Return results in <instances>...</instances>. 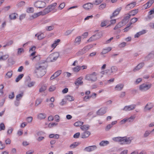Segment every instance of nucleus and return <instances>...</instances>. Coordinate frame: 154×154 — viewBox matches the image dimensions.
Wrapping results in <instances>:
<instances>
[{
	"label": "nucleus",
	"instance_id": "nucleus-1",
	"mask_svg": "<svg viewBox=\"0 0 154 154\" xmlns=\"http://www.w3.org/2000/svg\"><path fill=\"white\" fill-rule=\"evenodd\" d=\"M112 140L115 142H120L122 144H129L131 142V140L130 137H116L112 138Z\"/></svg>",
	"mask_w": 154,
	"mask_h": 154
},
{
	"label": "nucleus",
	"instance_id": "nucleus-2",
	"mask_svg": "<svg viewBox=\"0 0 154 154\" xmlns=\"http://www.w3.org/2000/svg\"><path fill=\"white\" fill-rule=\"evenodd\" d=\"M57 5L56 3H54L48 6L43 11L45 15L51 11H52L53 13L56 12L57 11V9L56 8Z\"/></svg>",
	"mask_w": 154,
	"mask_h": 154
},
{
	"label": "nucleus",
	"instance_id": "nucleus-3",
	"mask_svg": "<svg viewBox=\"0 0 154 154\" xmlns=\"http://www.w3.org/2000/svg\"><path fill=\"white\" fill-rule=\"evenodd\" d=\"M152 86L150 83H143L140 85L139 87L140 90L141 91H145L149 89Z\"/></svg>",
	"mask_w": 154,
	"mask_h": 154
},
{
	"label": "nucleus",
	"instance_id": "nucleus-4",
	"mask_svg": "<svg viewBox=\"0 0 154 154\" xmlns=\"http://www.w3.org/2000/svg\"><path fill=\"white\" fill-rule=\"evenodd\" d=\"M86 79L91 81H95L97 79V73L94 72L92 74L87 75L86 76Z\"/></svg>",
	"mask_w": 154,
	"mask_h": 154
},
{
	"label": "nucleus",
	"instance_id": "nucleus-5",
	"mask_svg": "<svg viewBox=\"0 0 154 154\" xmlns=\"http://www.w3.org/2000/svg\"><path fill=\"white\" fill-rule=\"evenodd\" d=\"M36 69L37 70V72L39 76H42L46 73V69L44 67L41 66H39L38 67L36 66Z\"/></svg>",
	"mask_w": 154,
	"mask_h": 154
},
{
	"label": "nucleus",
	"instance_id": "nucleus-6",
	"mask_svg": "<svg viewBox=\"0 0 154 154\" xmlns=\"http://www.w3.org/2000/svg\"><path fill=\"white\" fill-rule=\"evenodd\" d=\"M34 5L37 8H43L46 6V4L44 2L41 1H37L34 3Z\"/></svg>",
	"mask_w": 154,
	"mask_h": 154
},
{
	"label": "nucleus",
	"instance_id": "nucleus-7",
	"mask_svg": "<svg viewBox=\"0 0 154 154\" xmlns=\"http://www.w3.org/2000/svg\"><path fill=\"white\" fill-rule=\"evenodd\" d=\"M89 50L88 46H86L84 47L82 49L78 51L76 54L77 56H80L86 53Z\"/></svg>",
	"mask_w": 154,
	"mask_h": 154
},
{
	"label": "nucleus",
	"instance_id": "nucleus-8",
	"mask_svg": "<svg viewBox=\"0 0 154 154\" xmlns=\"http://www.w3.org/2000/svg\"><path fill=\"white\" fill-rule=\"evenodd\" d=\"M83 78L81 77L77 79L75 82V84L77 86V88H78L79 85H82L83 84L82 81Z\"/></svg>",
	"mask_w": 154,
	"mask_h": 154
},
{
	"label": "nucleus",
	"instance_id": "nucleus-9",
	"mask_svg": "<svg viewBox=\"0 0 154 154\" xmlns=\"http://www.w3.org/2000/svg\"><path fill=\"white\" fill-rule=\"evenodd\" d=\"M45 15V13L43 11H40L38 13H35L32 15L30 17L31 19H32L35 18L40 15Z\"/></svg>",
	"mask_w": 154,
	"mask_h": 154
},
{
	"label": "nucleus",
	"instance_id": "nucleus-10",
	"mask_svg": "<svg viewBox=\"0 0 154 154\" xmlns=\"http://www.w3.org/2000/svg\"><path fill=\"white\" fill-rule=\"evenodd\" d=\"M106 110L107 109L106 107L102 108L97 112V114L100 116L106 113Z\"/></svg>",
	"mask_w": 154,
	"mask_h": 154
},
{
	"label": "nucleus",
	"instance_id": "nucleus-11",
	"mask_svg": "<svg viewBox=\"0 0 154 154\" xmlns=\"http://www.w3.org/2000/svg\"><path fill=\"white\" fill-rule=\"evenodd\" d=\"M154 1V0H149L146 4L143 6V8L145 9L149 8L153 3Z\"/></svg>",
	"mask_w": 154,
	"mask_h": 154
},
{
	"label": "nucleus",
	"instance_id": "nucleus-12",
	"mask_svg": "<svg viewBox=\"0 0 154 154\" xmlns=\"http://www.w3.org/2000/svg\"><path fill=\"white\" fill-rule=\"evenodd\" d=\"M136 106L135 104H132L130 105L126 106L123 109V110L126 111H130L134 109Z\"/></svg>",
	"mask_w": 154,
	"mask_h": 154
},
{
	"label": "nucleus",
	"instance_id": "nucleus-13",
	"mask_svg": "<svg viewBox=\"0 0 154 154\" xmlns=\"http://www.w3.org/2000/svg\"><path fill=\"white\" fill-rule=\"evenodd\" d=\"M97 148V146L95 145H94L85 147V150L87 152H90L94 150Z\"/></svg>",
	"mask_w": 154,
	"mask_h": 154
},
{
	"label": "nucleus",
	"instance_id": "nucleus-14",
	"mask_svg": "<svg viewBox=\"0 0 154 154\" xmlns=\"http://www.w3.org/2000/svg\"><path fill=\"white\" fill-rule=\"evenodd\" d=\"M62 71L61 70H59L56 71L51 77L50 79L52 80L55 78L58 77L61 73Z\"/></svg>",
	"mask_w": 154,
	"mask_h": 154
},
{
	"label": "nucleus",
	"instance_id": "nucleus-15",
	"mask_svg": "<svg viewBox=\"0 0 154 154\" xmlns=\"http://www.w3.org/2000/svg\"><path fill=\"white\" fill-rule=\"evenodd\" d=\"M136 2L131 3L130 4L127 5L125 7V9L126 10H129L130 9L133 8L136 5Z\"/></svg>",
	"mask_w": 154,
	"mask_h": 154
},
{
	"label": "nucleus",
	"instance_id": "nucleus-16",
	"mask_svg": "<svg viewBox=\"0 0 154 154\" xmlns=\"http://www.w3.org/2000/svg\"><path fill=\"white\" fill-rule=\"evenodd\" d=\"M122 9V8L120 7L116 9L113 13L112 16L110 17L111 19H112V17H115L117 16L119 14Z\"/></svg>",
	"mask_w": 154,
	"mask_h": 154
},
{
	"label": "nucleus",
	"instance_id": "nucleus-17",
	"mask_svg": "<svg viewBox=\"0 0 154 154\" xmlns=\"http://www.w3.org/2000/svg\"><path fill=\"white\" fill-rule=\"evenodd\" d=\"M93 7V4L90 3H87L83 5V8L87 10L91 9Z\"/></svg>",
	"mask_w": 154,
	"mask_h": 154
},
{
	"label": "nucleus",
	"instance_id": "nucleus-18",
	"mask_svg": "<svg viewBox=\"0 0 154 154\" xmlns=\"http://www.w3.org/2000/svg\"><path fill=\"white\" fill-rule=\"evenodd\" d=\"M91 134L90 132L86 131L83 132L81 134V137L82 138H85L88 137Z\"/></svg>",
	"mask_w": 154,
	"mask_h": 154
},
{
	"label": "nucleus",
	"instance_id": "nucleus-19",
	"mask_svg": "<svg viewBox=\"0 0 154 154\" xmlns=\"http://www.w3.org/2000/svg\"><path fill=\"white\" fill-rule=\"evenodd\" d=\"M81 37L77 36L75 39L74 44L75 45H79L81 42Z\"/></svg>",
	"mask_w": 154,
	"mask_h": 154
},
{
	"label": "nucleus",
	"instance_id": "nucleus-20",
	"mask_svg": "<svg viewBox=\"0 0 154 154\" xmlns=\"http://www.w3.org/2000/svg\"><path fill=\"white\" fill-rule=\"evenodd\" d=\"M40 56L39 55H37L31 58V60L35 63H38L40 61Z\"/></svg>",
	"mask_w": 154,
	"mask_h": 154
},
{
	"label": "nucleus",
	"instance_id": "nucleus-21",
	"mask_svg": "<svg viewBox=\"0 0 154 154\" xmlns=\"http://www.w3.org/2000/svg\"><path fill=\"white\" fill-rule=\"evenodd\" d=\"M59 56V53L57 52H55L50 55L51 58L53 59V60H57Z\"/></svg>",
	"mask_w": 154,
	"mask_h": 154
},
{
	"label": "nucleus",
	"instance_id": "nucleus-22",
	"mask_svg": "<svg viewBox=\"0 0 154 154\" xmlns=\"http://www.w3.org/2000/svg\"><path fill=\"white\" fill-rule=\"evenodd\" d=\"M2 54L3 53L2 52H0V61L2 60H5L9 57V55L8 54L2 55Z\"/></svg>",
	"mask_w": 154,
	"mask_h": 154
},
{
	"label": "nucleus",
	"instance_id": "nucleus-23",
	"mask_svg": "<svg viewBox=\"0 0 154 154\" xmlns=\"http://www.w3.org/2000/svg\"><path fill=\"white\" fill-rule=\"evenodd\" d=\"M124 85L122 84H118L115 87V88L116 90L118 91H121L123 88Z\"/></svg>",
	"mask_w": 154,
	"mask_h": 154
},
{
	"label": "nucleus",
	"instance_id": "nucleus-24",
	"mask_svg": "<svg viewBox=\"0 0 154 154\" xmlns=\"http://www.w3.org/2000/svg\"><path fill=\"white\" fill-rule=\"evenodd\" d=\"M60 41V39H57L56 40H55L54 43L51 45V47L54 48L59 44Z\"/></svg>",
	"mask_w": 154,
	"mask_h": 154
},
{
	"label": "nucleus",
	"instance_id": "nucleus-25",
	"mask_svg": "<svg viewBox=\"0 0 154 154\" xmlns=\"http://www.w3.org/2000/svg\"><path fill=\"white\" fill-rule=\"evenodd\" d=\"M153 106V104L152 103H148L146 106L145 110H149L152 108Z\"/></svg>",
	"mask_w": 154,
	"mask_h": 154
},
{
	"label": "nucleus",
	"instance_id": "nucleus-26",
	"mask_svg": "<svg viewBox=\"0 0 154 154\" xmlns=\"http://www.w3.org/2000/svg\"><path fill=\"white\" fill-rule=\"evenodd\" d=\"M144 65L143 63H140L138 64V65L136 66L135 68L133 69V71L134 72L139 70L140 68H142Z\"/></svg>",
	"mask_w": 154,
	"mask_h": 154
},
{
	"label": "nucleus",
	"instance_id": "nucleus-27",
	"mask_svg": "<svg viewBox=\"0 0 154 154\" xmlns=\"http://www.w3.org/2000/svg\"><path fill=\"white\" fill-rule=\"evenodd\" d=\"M13 75V71H10L8 72L5 75V78L7 79H9Z\"/></svg>",
	"mask_w": 154,
	"mask_h": 154
},
{
	"label": "nucleus",
	"instance_id": "nucleus-28",
	"mask_svg": "<svg viewBox=\"0 0 154 154\" xmlns=\"http://www.w3.org/2000/svg\"><path fill=\"white\" fill-rule=\"evenodd\" d=\"M112 49L110 47H107L106 48L104 49L103 50L102 52H101V54H106L109 51H110Z\"/></svg>",
	"mask_w": 154,
	"mask_h": 154
},
{
	"label": "nucleus",
	"instance_id": "nucleus-29",
	"mask_svg": "<svg viewBox=\"0 0 154 154\" xmlns=\"http://www.w3.org/2000/svg\"><path fill=\"white\" fill-rule=\"evenodd\" d=\"M18 14L15 13L11 14L9 15V17L11 20H15Z\"/></svg>",
	"mask_w": 154,
	"mask_h": 154
},
{
	"label": "nucleus",
	"instance_id": "nucleus-30",
	"mask_svg": "<svg viewBox=\"0 0 154 154\" xmlns=\"http://www.w3.org/2000/svg\"><path fill=\"white\" fill-rule=\"evenodd\" d=\"M47 86L46 84L42 85L40 88L39 89L40 92H42L45 91L47 89Z\"/></svg>",
	"mask_w": 154,
	"mask_h": 154
},
{
	"label": "nucleus",
	"instance_id": "nucleus-31",
	"mask_svg": "<svg viewBox=\"0 0 154 154\" xmlns=\"http://www.w3.org/2000/svg\"><path fill=\"white\" fill-rule=\"evenodd\" d=\"M46 117V115L44 113H40L37 116L38 119L41 120L45 118Z\"/></svg>",
	"mask_w": 154,
	"mask_h": 154
},
{
	"label": "nucleus",
	"instance_id": "nucleus-32",
	"mask_svg": "<svg viewBox=\"0 0 154 154\" xmlns=\"http://www.w3.org/2000/svg\"><path fill=\"white\" fill-rule=\"evenodd\" d=\"M109 143V142L108 141H102L99 143L100 145L101 146H106Z\"/></svg>",
	"mask_w": 154,
	"mask_h": 154
},
{
	"label": "nucleus",
	"instance_id": "nucleus-33",
	"mask_svg": "<svg viewBox=\"0 0 154 154\" xmlns=\"http://www.w3.org/2000/svg\"><path fill=\"white\" fill-rule=\"evenodd\" d=\"M25 5V2L23 1H21L18 2L16 6L18 8H20L24 6Z\"/></svg>",
	"mask_w": 154,
	"mask_h": 154
},
{
	"label": "nucleus",
	"instance_id": "nucleus-34",
	"mask_svg": "<svg viewBox=\"0 0 154 154\" xmlns=\"http://www.w3.org/2000/svg\"><path fill=\"white\" fill-rule=\"evenodd\" d=\"M83 124V122L80 121H78L75 123L74 125L75 126H81Z\"/></svg>",
	"mask_w": 154,
	"mask_h": 154
},
{
	"label": "nucleus",
	"instance_id": "nucleus-35",
	"mask_svg": "<svg viewBox=\"0 0 154 154\" xmlns=\"http://www.w3.org/2000/svg\"><path fill=\"white\" fill-rule=\"evenodd\" d=\"M81 69V66H78L72 69L73 71L75 72L79 71Z\"/></svg>",
	"mask_w": 154,
	"mask_h": 154
},
{
	"label": "nucleus",
	"instance_id": "nucleus-36",
	"mask_svg": "<svg viewBox=\"0 0 154 154\" xmlns=\"http://www.w3.org/2000/svg\"><path fill=\"white\" fill-rule=\"evenodd\" d=\"M89 126L88 125H84L81 126L80 128L82 130L85 131L88 130L89 129Z\"/></svg>",
	"mask_w": 154,
	"mask_h": 154
},
{
	"label": "nucleus",
	"instance_id": "nucleus-37",
	"mask_svg": "<svg viewBox=\"0 0 154 154\" xmlns=\"http://www.w3.org/2000/svg\"><path fill=\"white\" fill-rule=\"evenodd\" d=\"M122 23L119 22L114 27V29L116 30L120 28L122 26Z\"/></svg>",
	"mask_w": 154,
	"mask_h": 154
},
{
	"label": "nucleus",
	"instance_id": "nucleus-38",
	"mask_svg": "<svg viewBox=\"0 0 154 154\" xmlns=\"http://www.w3.org/2000/svg\"><path fill=\"white\" fill-rule=\"evenodd\" d=\"M4 86L3 85H0V97L2 96L3 94V89Z\"/></svg>",
	"mask_w": 154,
	"mask_h": 154
},
{
	"label": "nucleus",
	"instance_id": "nucleus-39",
	"mask_svg": "<svg viewBox=\"0 0 154 154\" xmlns=\"http://www.w3.org/2000/svg\"><path fill=\"white\" fill-rule=\"evenodd\" d=\"M137 12L138 10L135 9L131 11L129 13L131 16H134L137 13Z\"/></svg>",
	"mask_w": 154,
	"mask_h": 154
},
{
	"label": "nucleus",
	"instance_id": "nucleus-40",
	"mask_svg": "<svg viewBox=\"0 0 154 154\" xmlns=\"http://www.w3.org/2000/svg\"><path fill=\"white\" fill-rule=\"evenodd\" d=\"M23 95V92L17 95L16 97V100H17L19 101L22 97Z\"/></svg>",
	"mask_w": 154,
	"mask_h": 154
},
{
	"label": "nucleus",
	"instance_id": "nucleus-41",
	"mask_svg": "<svg viewBox=\"0 0 154 154\" xmlns=\"http://www.w3.org/2000/svg\"><path fill=\"white\" fill-rule=\"evenodd\" d=\"M45 37L43 33L39 34L37 36L38 39L39 40L42 39Z\"/></svg>",
	"mask_w": 154,
	"mask_h": 154
},
{
	"label": "nucleus",
	"instance_id": "nucleus-42",
	"mask_svg": "<svg viewBox=\"0 0 154 154\" xmlns=\"http://www.w3.org/2000/svg\"><path fill=\"white\" fill-rule=\"evenodd\" d=\"M66 98L67 100L69 101H72L74 100V97L70 95L66 96Z\"/></svg>",
	"mask_w": 154,
	"mask_h": 154
},
{
	"label": "nucleus",
	"instance_id": "nucleus-43",
	"mask_svg": "<svg viewBox=\"0 0 154 154\" xmlns=\"http://www.w3.org/2000/svg\"><path fill=\"white\" fill-rule=\"evenodd\" d=\"M26 11L28 13H32L34 11V8L32 7L28 8L26 9Z\"/></svg>",
	"mask_w": 154,
	"mask_h": 154
},
{
	"label": "nucleus",
	"instance_id": "nucleus-44",
	"mask_svg": "<svg viewBox=\"0 0 154 154\" xmlns=\"http://www.w3.org/2000/svg\"><path fill=\"white\" fill-rule=\"evenodd\" d=\"M35 83V82H31L28 83L27 86L29 88L32 87L34 85Z\"/></svg>",
	"mask_w": 154,
	"mask_h": 154
},
{
	"label": "nucleus",
	"instance_id": "nucleus-45",
	"mask_svg": "<svg viewBox=\"0 0 154 154\" xmlns=\"http://www.w3.org/2000/svg\"><path fill=\"white\" fill-rule=\"evenodd\" d=\"M23 74H21L19 75L16 79V81L17 82H18L20 79H21L23 76Z\"/></svg>",
	"mask_w": 154,
	"mask_h": 154
},
{
	"label": "nucleus",
	"instance_id": "nucleus-46",
	"mask_svg": "<svg viewBox=\"0 0 154 154\" xmlns=\"http://www.w3.org/2000/svg\"><path fill=\"white\" fill-rule=\"evenodd\" d=\"M56 89V87L55 85H52L50 86L49 88V91L52 92L54 91Z\"/></svg>",
	"mask_w": 154,
	"mask_h": 154
},
{
	"label": "nucleus",
	"instance_id": "nucleus-47",
	"mask_svg": "<svg viewBox=\"0 0 154 154\" xmlns=\"http://www.w3.org/2000/svg\"><path fill=\"white\" fill-rule=\"evenodd\" d=\"M137 20V18L135 17L132 18L131 20L130 23L129 25H130L131 26L132 23H135Z\"/></svg>",
	"mask_w": 154,
	"mask_h": 154
},
{
	"label": "nucleus",
	"instance_id": "nucleus-48",
	"mask_svg": "<svg viewBox=\"0 0 154 154\" xmlns=\"http://www.w3.org/2000/svg\"><path fill=\"white\" fill-rule=\"evenodd\" d=\"M79 144V143H74L73 144H72L70 146V147L71 148H74L76 147L77 146H78Z\"/></svg>",
	"mask_w": 154,
	"mask_h": 154
},
{
	"label": "nucleus",
	"instance_id": "nucleus-49",
	"mask_svg": "<svg viewBox=\"0 0 154 154\" xmlns=\"http://www.w3.org/2000/svg\"><path fill=\"white\" fill-rule=\"evenodd\" d=\"M57 125V123H50L48 125V127L49 128H51L53 127L54 126H56Z\"/></svg>",
	"mask_w": 154,
	"mask_h": 154
},
{
	"label": "nucleus",
	"instance_id": "nucleus-50",
	"mask_svg": "<svg viewBox=\"0 0 154 154\" xmlns=\"http://www.w3.org/2000/svg\"><path fill=\"white\" fill-rule=\"evenodd\" d=\"M97 35H93L91 36L88 40V42H90L94 40H95L96 38H95V37L97 36Z\"/></svg>",
	"mask_w": 154,
	"mask_h": 154
},
{
	"label": "nucleus",
	"instance_id": "nucleus-51",
	"mask_svg": "<svg viewBox=\"0 0 154 154\" xmlns=\"http://www.w3.org/2000/svg\"><path fill=\"white\" fill-rule=\"evenodd\" d=\"M5 129V126L4 124L2 123L0 124V131L4 130Z\"/></svg>",
	"mask_w": 154,
	"mask_h": 154
},
{
	"label": "nucleus",
	"instance_id": "nucleus-52",
	"mask_svg": "<svg viewBox=\"0 0 154 154\" xmlns=\"http://www.w3.org/2000/svg\"><path fill=\"white\" fill-rule=\"evenodd\" d=\"M24 50L23 48H19L18 49L17 53L18 54H20L24 52Z\"/></svg>",
	"mask_w": 154,
	"mask_h": 154
},
{
	"label": "nucleus",
	"instance_id": "nucleus-53",
	"mask_svg": "<svg viewBox=\"0 0 154 154\" xmlns=\"http://www.w3.org/2000/svg\"><path fill=\"white\" fill-rule=\"evenodd\" d=\"M65 4L64 2L61 3L58 7V8L60 10L63 9L65 7Z\"/></svg>",
	"mask_w": 154,
	"mask_h": 154
},
{
	"label": "nucleus",
	"instance_id": "nucleus-54",
	"mask_svg": "<svg viewBox=\"0 0 154 154\" xmlns=\"http://www.w3.org/2000/svg\"><path fill=\"white\" fill-rule=\"evenodd\" d=\"M103 1V0H95V2L94 3V5H98L101 3Z\"/></svg>",
	"mask_w": 154,
	"mask_h": 154
},
{
	"label": "nucleus",
	"instance_id": "nucleus-55",
	"mask_svg": "<svg viewBox=\"0 0 154 154\" xmlns=\"http://www.w3.org/2000/svg\"><path fill=\"white\" fill-rule=\"evenodd\" d=\"M42 100L41 99H37L35 102V105L37 106L39 104H40L42 102Z\"/></svg>",
	"mask_w": 154,
	"mask_h": 154
},
{
	"label": "nucleus",
	"instance_id": "nucleus-56",
	"mask_svg": "<svg viewBox=\"0 0 154 154\" xmlns=\"http://www.w3.org/2000/svg\"><path fill=\"white\" fill-rule=\"evenodd\" d=\"M26 16V14H22L20 16L19 19L21 20L25 18Z\"/></svg>",
	"mask_w": 154,
	"mask_h": 154
},
{
	"label": "nucleus",
	"instance_id": "nucleus-57",
	"mask_svg": "<svg viewBox=\"0 0 154 154\" xmlns=\"http://www.w3.org/2000/svg\"><path fill=\"white\" fill-rule=\"evenodd\" d=\"M131 16V14H130V13L126 14L125 15L124 17V19L125 20H127L129 19Z\"/></svg>",
	"mask_w": 154,
	"mask_h": 154
},
{
	"label": "nucleus",
	"instance_id": "nucleus-58",
	"mask_svg": "<svg viewBox=\"0 0 154 154\" xmlns=\"http://www.w3.org/2000/svg\"><path fill=\"white\" fill-rule=\"evenodd\" d=\"M13 130V128L12 127H10L8 129L7 131L8 134H11Z\"/></svg>",
	"mask_w": 154,
	"mask_h": 154
},
{
	"label": "nucleus",
	"instance_id": "nucleus-59",
	"mask_svg": "<svg viewBox=\"0 0 154 154\" xmlns=\"http://www.w3.org/2000/svg\"><path fill=\"white\" fill-rule=\"evenodd\" d=\"M5 147V145L2 142L0 141V149H2Z\"/></svg>",
	"mask_w": 154,
	"mask_h": 154
},
{
	"label": "nucleus",
	"instance_id": "nucleus-60",
	"mask_svg": "<svg viewBox=\"0 0 154 154\" xmlns=\"http://www.w3.org/2000/svg\"><path fill=\"white\" fill-rule=\"evenodd\" d=\"M107 21H102L101 23V27H104L106 25Z\"/></svg>",
	"mask_w": 154,
	"mask_h": 154
},
{
	"label": "nucleus",
	"instance_id": "nucleus-61",
	"mask_svg": "<svg viewBox=\"0 0 154 154\" xmlns=\"http://www.w3.org/2000/svg\"><path fill=\"white\" fill-rule=\"evenodd\" d=\"M112 72H115L117 70V68L115 66H113L111 68Z\"/></svg>",
	"mask_w": 154,
	"mask_h": 154
},
{
	"label": "nucleus",
	"instance_id": "nucleus-62",
	"mask_svg": "<svg viewBox=\"0 0 154 154\" xmlns=\"http://www.w3.org/2000/svg\"><path fill=\"white\" fill-rule=\"evenodd\" d=\"M92 97V96H85L83 98V100L85 101H87L88 100L90 99V98Z\"/></svg>",
	"mask_w": 154,
	"mask_h": 154
},
{
	"label": "nucleus",
	"instance_id": "nucleus-63",
	"mask_svg": "<svg viewBox=\"0 0 154 154\" xmlns=\"http://www.w3.org/2000/svg\"><path fill=\"white\" fill-rule=\"evenodd\" d=\"M151 132V131H146L144 134V137H146Z\"/></svg>",
	"mask_w": 154,
	"mask_h": 154
},
{
	"label": "nucleus",
	"instance_id": "nucleus-64",
	"mask_svg": "<svg viewBox=\"0 0 154 154\" xmlns=\"http://www.w3.org/2000/svg\"><path fill=\"white\" fill-rule=\"evenodd\" d=\"M54 28V26H50L46 27V29L48 31H51Z\"/></svg>",
	"mask_w": 154,
	"mask_h": 154
}]
</instances>
